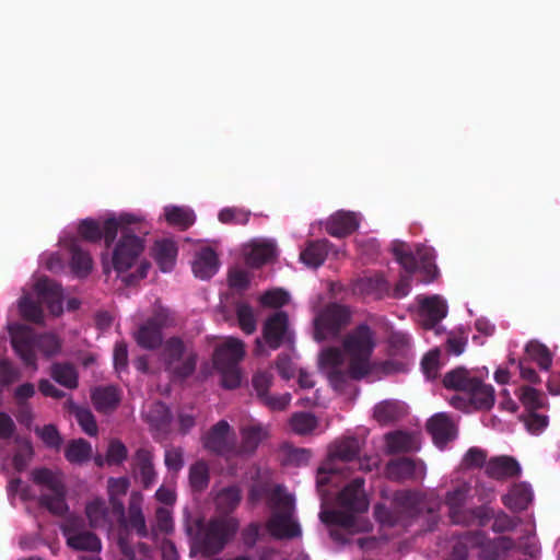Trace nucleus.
<instances>
[{
    "mask_svg": "<svg viewBox=\"0 0 560 560\" xmlns=\"http://www.w3.org/2000/svg\"><path fill=\"white\" fill-rule=\"evenodd\" d=\"M533 490L526 482L514 483L502 497L503 504L513 512H521L528 508L533 501Z\"/></svg>",
    "mask_w": 560,
    "mask_h": 560,
    "instance_id": "obj_26",
    "label": "nucleus"
},
{
    "mask_svg": "<svg viewBox=\"0 0 560 560\" xmlns=\"http://www.w3.org/2000/svg\"><path fill=\"white\" fill-rule=\"evenodd\" d=\"M396 501L402 506L410 510L416 516H420L425 510L429 514L428 530H432L438 523V510L440 509L441 502L433 494L430 497L422 495L418 492L404 491L396 495Z\"/></svg>",
    "mask_w": 560,
    "mask_h": 560,
    "instance_id": "obj_17",
    "label": "nucleus"
},
{
    "mask_svg": "<svg viewBox=\"0 0 560 560\" xmlns=\"http://www.w3.org/2000/svg\"><path fill=\"white\" fill-rule=\"evenodd\" d=\"M203 447L226 459L237 457V445L231 431L230 424L225 420L215 423L202 438Z\"/></svg>",
    "mask_w": 560,
    "mask_h": 560,
    "instance_id": "obj_15",
    "label": "nucleus"
},
{
    "mask_svg": "<svg viewBox=\"0 0 560 560\" xmlns=\"http://www.w3.org/2000/svg\"><path fill=\"white\" fill-rule=\"evenodd\" d=\"M259 301L264 306L281 307L288 303L289 294L281 289H275L265 292Z\"/></svg>",
    "mask_w": 560,
    "mask_h": 560,
    "instance_id": "obj_62",
    "label": "nucleus"
},
{
    "mask_svg": "<svg viewBox=\"0 0 560 560\" xmlns=\"http://www.w3.org/2000/svg\"><path fill=\"white\" fill-rule=\"evenodd\" d=\"M209 467L206 462L199 460L189 468V483L195 491H202L209 485Z\"/></svg>",
    "mask_w": 560,
    "mask_h": 560,
    "instance_id": "obj_49",
    "label": "nucleus"
},
{
    "mask_svg": "<svg viewBox=\"0 0 560 560\" xmlns=\"http://www.w3.org/2000/svg\"><path fill=\"white\" fill-rule=\"evenodd\" d=\"M360 221L359 213L339 210L327 219L325 231L334 237H345L359 228Z\"/></svg>",
    "mask_w": 560,
    "mask_h": 560,
    "instance_id": "obj_21",
    "label": "nucleus"
},
{
    "mask_svg": "<svg viewBox=\"0 0 560 560\" xmlns=\"http://www.w3.org/2000/svg\"><path fill=\"white\" fill-rule=\"evenodd\" d=\"M264 341L260 338L255 340V355H268L266 346L271 350H277L283 343H293L294 337L289 329V317L285 312H276L269 316L262 327Z\"/></svg>",
    "mask_w": 560,
    "mask_h": 560,
    "instance_id": "obj_12",
    "label": "nucleus"
},
{
    "mask_svg": "<svg viewBox=\"0 0 560 560\" xmlns=\"http://www.w3.org/2000/svg\"><path fill=\"white\" fill-rule=\"evenodd\" d=\"M245 354V343L235 337L226 338L215 348L213 364L221 374V382L224 388L234 389L241 385L242 372L240 362L244 359Z\"/></svg>",
    "mask_w": 560,
    "mask_h": 560,
    "instance_id": "obj_8",
    "label": "nucleus"
},
{
    "mask_svg": "<svg viewBox=\"0 0 560 560\" xmlns=\"http://www.w3.org/2000/svg\"><path fill=\"white\" fill-rule=\"evenodd\" d=\"M196 530L187 526L190 536V557L201 555L205 558L220 553L234 538L240 522L232 515H214L209 521L197 520Z\"/></svg>",
    "mask_w": 560,
    "mask_h": 560,
    "instance_id": "obj_3",
    "label": "nucleus"
},
{
    "mask_svg": "<svg viewBox=\"0 0 560 560\" xmlns=\"http://www.w3.org/2000/svg\"><path fill=\"white\" fill-rule=\"evenodd\" d=\"M420 307L421 313L429 318L431 325L440 322L447 313L445 301L436 295L421 300Z\"/></svg>",
    "mask_w": 560,
    "mask_h": 560,
    "instance_id": "obj_42",
    "label": "nucleus"
},
{
    "mask_svg": "<svg viewBox=\"0 0 560 560\" xmlns=\"http://www.w3.org/2000/svg\"><path fill=\"white\" fill-rule=\"evenodd\" d=\"M268 504L272 514L267 522L271 536L278 539L301 536V528L294 518V498L282 486H276L268 493Z\"/></svg>",
    "mask_w": 560,
    "mask_h": 560,
    "instance_id": "obj_6",
    "label": "nucleus"
},
{
    "mask_svg": "<svg viewBox=\"0 0 560 560\" xmlns=\"http://www.w3.org/2000/svg\"><path fill=\"white\" fill-rule=\"evenodd\" d=\"M35 432L42 439L46 446L50 448H59L61 445V436L57 428L52 424L44 425L43 428L37 427Z\"/></svg>",
    "mask_w": 560,
    "mask_h": 560,
    "instance_id": "obj_60",
    "label": "nucleus"
},
{
    "mask_svg": "<svg viewBox=\"0 0 560 560\" xmlns=\"http://www.w3.org/2000/svg\"><path fill=\"white\" fill-rule=\"evenodd\" d=\"M388 346L392 355L406 357L410 348V339L404 332H392L388 338Z\"/></svg>",
    "mask_w": 560,
    "mask_h": 560,
    "instance_id": "obj_55",
    "label": "nucleus"
},
{
    "mask_svg": "<svg viewBox=\"0 0 560 560\" xmlns=\"http://www.w3.org/2000/svg\"><path fill=\"white\" fill-rule=\"evenodd\" d=\"M71 267L73 271L80 276L88 275L92 269V258L90 254L83 250L77 243L70 247Z\"/></svg>",
    "mask_w": 560,
    "mask_h": 560,
    "instance_id": "obj_47",
    "label": "nucleus"
},
{
    "mask_svg": "<svg viewBox=\"0 0 560 560\" xmlns=\"http://www.w3.org/2000/svg\"><path fill=\"white\" fill-rule=\"evenodd\" d=\"M466 395L469 396V402L475 409H489L494 404L492 386L481 383L478 378L474 380Z\"/></svg>",
    "mask_w": 560,
    "mask_h": 560,
    "instance_id": "obj_31",
    "label": "nucleus"
},
{
    "mask_svg": "<svg viewBox=\"0 0 560 560\" xmlns=\"http://www.w3.org/2000/svg\"><path fill=\"white\" fill-rule=\"evenodd\" d=\"M32 479L40 487L39 504L55 515H63L68 505L60 475L48 468H37L32 471Z\"/></svg>",
    "mask_w": 560,
    "mask_h": 560,
    "instance_id": "obj_10",
    "label": "nucleus"
},
{
    "mask_svg": "<svg viewBox=\"0 0 560 560\" xmlns=\"http://www.w3.org/2000/svg\"><path fill=\"white\" fill-rule=\"evenodd\" d=\"M61 532L69 548L90 553L80 557L81 560H102L100 557L102 541L97 535L86 528L82 518L69 517L61 526Z\"/></svg>",
    "mask_w": 560,
    "mask_h": 560,
    "instance_id": "obj_11",
    "label": "nucleus"
},
{
    "mask_svg": "<svg viewBox=\"0 0 560 560\" xmlns=\"http://www.w3.org/2000/svg\"><path fill=\"white\" fill-rule=\"evenodd\" d=\"M388 454L407 453L419 448L416 436L404 431L389 432L385 435Z\"/></svg>",
    "mask_w": 560,
    "mask_h": 560,
    "instance_id": "obj_32",
    "label": "nucleus"
},
{
    "mask_svg": "<svg viewBox=\"0 0 560 560\" xmlns=\"http://www.w3.org/2000/svg\"><path fill=\"white\" fill-rule=\"evenodd\" d=\"M219 262L215 252L203 248L197 253L192 262V271L196 277L208 280L218 271Z\"/></svg>",
    "mask_w": 560,
    "mask_h": 560,
    "instance_id": "obj_29",
    "label": "nucleus"
},
{
    "mask_svg": "<svg viewBox=\"0 0 560 560\" xmlns=\"http://www.w3.org/2000/svg\"><path fill=\"white\" fill-rule=\"evenodd\" d=\"M250 217V211L241 208H224L219 212V220L224 224L245 225Z\"/></svg>",
    "mask_w": 560,
    "mask_h": 560,
    "instance_id": "obj_54",
    "label": "nucleus"
},
{
    "mask_svg": "<svg viewBox=\"0 0 560 560\" xmlns=\"http://www.w3.org/2000/svg\"><path fill=\"white\" fill-rule=\"evenodd\" d=\"M128 450L126 445L119 440H112L108 444L106 452V463L108 465H119L126 460Z\"/></svg>",
    "mask_w": 560,
    "mask_h": 560,
    "instance_id": "obj_57",
    "label": "nucleus"
},
{
    "mask_svg": "<svg viewBox=\"0 0 560 560\" xmlns=\"http://www.w3.org/2000/svg\"><path fill=\"white\" fill-rule=\"evenodd\" d=\"M364 483L363 478H355L349 482L337 498L338 505L345 511H323L320 520L326 524L339 525L351 534L369 532L370 524L354 515V513H363L369 509Z\"/></svg>",
    "mask_w": 560,
    "mask_h": 560,
    "instance_id": "obj_4",
    "label": "nucleus"
},
{
    "mask_svg": "<svg viewBox=\"0 0 560 560\" xmlns=\"http://www.w3.org/2000/svg\"><path fill=\"white\" fill-rule=\"evenodd\" d=\"M375 347V332L369 325L360 324L343 337L341 348L327 347L320 351L319 369L334 389L341 392L350 381H360L374 372L371 359Z\"/></svg>",
    "mask_w": 560,
    "mask_h": 560,
    "instance_id": "obj_1",
    "label": "nucleus"
},
{
    "mask_svg": "<svg viewBox=\"0 0 560 560\" xmlns=\"http://www.w3.org/2000/svg\"><path fill=\"white\" fill-rule=\"evenodd\" d=\"M476 377H471L464 368H457L445 374L443 384L446 388L459 390L466 394Z\"/></svg>",
    "mask_w": 560,
    "mask_h": 560,
    "instance_id": "obj_44",
    "label": "nucleus"
},
{
    "mask_svg": "<svg viewBox=\"0 0 560 560\" xmlns=\"http://www.w3.org/2000/svg\"><path fill=\"white\" fill-rule=\"evenodd\" d=\"M468 493L469 486L466 483H463L446 493L445 503L448 506L450 518L454 524L470 525L477 518H482L485 516L482 509H464Z\"/></svg>",
    "mask_w": 560,
    "mask_h": 560,
    "instance_id": "obj_16",
    "label": "nucleus"
},
{
    "mask_svg": "<svg viewBox=\"0 0 560 560\" xmlns=\"http://www.w3.org/2000/svg\"><path fill=\"white\" fill-rule=\"evenodd\" d=\"M351 312L347 306L331 303L318 312L314 318V338L320 342L336 338L349 325Z\"/></svg>",
    "mask_w": 560,
    "mask_h": 560,
    "instance_id": "obj_14",
    "label": "nucleus"
},
{
    "mask_svg": "<svg viewBox=\"0 0 560 560\" xmlns=\"http://www.w3.org/2000/svg\"><path fill=\"white\" fill-rule=\"evenodd\" d=\"M153 458V452L149 447H139L132 456L135 477L140 479L144 489L151 488L156 481Z\"/></svg>",
    "mask_w": 560,
    "mask_h": 560,
    "instance_id": "obj_20",
    "label": "nucleus"
},
{
    "mask_svg": "<svg viewBox=\"0 0 560 560\" xmlns=\"http://www.w3.org/2000/svg\"><path fill=\"white\" fill-rule=\"evenodd\" d=\"M92 400L96 410L101 412L113 411L119 404V395L115 387H98L92 393Z\"/></svg>",
    "mask_w": 560,
    "mask_h": 560,
    "instance_id": "obj_39",
    "label": "nucleus"
},
{
    "mask_svg": "<svg viewBox=\"0 0 560 560\" xmlns=\"http://www.w3.org/2000/svg\"><path fill=\"white\" fill-rule=\"evenodd\" d=\"M165 219L170 224L187 230L195 223L196 217L189 208L171 206L165 208Z\"/></svg>",
    "mask_w": 560,
    "mask_h": 560,
    "instance_id": "obj_43",
    "label": "nucleus"
},
{
    "mask_svg": "<svg viewBox=\"0 0 560 560\" xmlns=\"http://www.w3.org/2000/svg\"><path fill=\"white\" fill-rule=\"evenodd\" d=\"M242 499V491L237 486H229L221 489L214 499L217 515H231L238 506Z\"/></svg>",
    "mask_w": 560,
    "mask_h": 560,
    "instance_id": "obj_34",
    "label": "nucleus"
},
{
    "mask_svg": "<svg viewBox=\"0 0 560 560\" xmlns=\"http://www.w3.org/2000/svg\"><path fill=\"white\" fill-rule=\"evenodd\" d=\"M67 406L69 411L74 415L78 423L86 434L91 436L97 434V424L91 410L78 406L72 400H68Z\"/></svg>",
    "mask_w": 560,
    "mask_h": 560,
    "instance_id": "obj_45",
    "label": "nucleus"
},
{
    "mask_svg": "<svg viewBox=\"0 0 560 560\" xmlns=\"http://www.w3.org/2000/svg\"><path fill=\"white\" fill-rule=\"evenodd\" d=\"M9 332L15 353L33 371L37 370L35 348L46 355L56 354L60 349V342L55 335L44 334L35 337L32 329L25 325L11 324L9 325Z\"/></svg>",
    "mask_w": 560,
    "mask_h": 560,
    "instance_id": "obj_7",
    "label": "nucleus"
},
{
    "mask_svg": "<svg viewBox=\"0 0 560 560\" xmlns=\"http://www.w3.org/2000/svg\"><path fill=\"white\" fill-rule=\"evenodd\" d=\"M406 415L405 405L398 400H383L373 410V418L381 424L387 425L400 420Z\"/></svg>",
    "mask_w": 560,
    "mask_h": 560,
    "instance_id": "obj_28",
    "label": "nucleus"
},
{
    "mask_svg": "<svg viewBox=\"0 0 560 560\" xmlns=\"http://www.w3.org/2000/svg\"><path fill=\"white\" fill-rule=\"evenodd\" d=\"M79 233L83 238L90 242H97L104 238V225L101 228L96 221L85 219L79 225Z\"/></svg>",
    "mask_w": 560,
    "mask_h": 560,
    "instance_id": "obj_56",
    "label": "nucleus"
},
{
    "mask_svg": "<svg viewBox=\"0 0 560 560\" xmlns=\"http://www.w3.org/2000/svg\"><path fill=\"white\" fill-rule=\"evenodd\" d=\"M143 494L139 491H132L129 497L127 516L119 518L121 524L126 527L136 532L140 538H147L149 536V529L147 526L145 516L143 514Z\"/></svg>",
    "mask_w": 560,
    "mask_h": 560,
    "instance_id": "obj_19",
    "label": "nucleus"
},
{
    "mask_svg": "<svg viewBox=\"0 0 560 560\" xmlns=\"http://www.w3.org/2000/svg\"><path fill=\"white\" fill-rule=\"evenodd\" d=\"M276 256V245L271 242L254 243L246 254V264L250 267H260Z\"/></svg>",
    "mask_w": 560,
    "mask_h": 560,
    "instance_id": "obj_38",
    "label": "nucleus"
},
{
    "mask_svg": "<svg viewBox=\"0 0 560 560\" xmlns=\"http://www.w3.org/2000/svg\"><path fill=\"white\" fill-rule=\"evenodd\" d=\"M518 462L508 455L491 457L485 468L486 475L494 480L504 481L521 475Z\"/></svg>",
    "mask_w": 560,
    "mask_h": 560,
    "instance_id": "obj_23",
    "label": "nucleus"
},
{
    "mask_svg": "<svg viewBox=\"0 0 560 560\" xmlns=\"http://www.w3.org/2000/svg\"><path fill=\"white\" fill-rule=\"evenodd\" d=\"M480 557L482 560H497L509 550L515 547V542L511 537L500 536L492 540L481 541Z\"/></svg>",
    "mask_w": 560,
    "mask_h": 560,
    "instance_id": "obj_35",
    "label": "nucleus"
},
{
    "mask_svg": "<svg viewBox=\"0 0 560 560\" xmlns=\"http://www.w3.org/2000/svg\"><path fill=\"white\" fill-rule=\"evenodd\" d=\"M520 399L522 404L529 410H536L545 406L542 394L533 387L522 388Z\"/></svg>",
    "mask_w": 560,
    "mask_h": 560,
    "instance_id": "obj_59",
    "label": "nucleus"
},
{
    "mask_svg": "<svg viewBox=\"0 0 560 560\" xmlns=\"http://www.w3.org/2000/svg\"><path fill=\"white\" fill-rule=\"evenodd\" d=\"M91 456L92 446L83 439L71 441L65 450V457L71 464L81 465L90 460Z\"/></svg>",
    "mask_w": 560,
    "mask_h": 560,
    "instance_id": "obj_41",
    "label": "nucleus"
},
{
    "mask_svg": "<svg viewBox=\"0 0 560 560\" xmlns=\"http://www.w3.org/2000/svg\"><path fill=\"white\" fill-rule=\"evenodd\" d=\"M363 288L368 293L376 298H383L389 290V283L383 276H375L363 281Z\"/></svg>",
    "mask_w": 560,
    "mask_h": 560,
    "instance_id": "obj_61",
    "label": "nucleus"
},
{
    "mask_svg": "<svg viewBox=\"0 0 560 560\" xmlns=\"http://www.w3.org/2000/svg\"><path fill=\"white\" fill-rule=\"evenodd\" d=\"M177 256L176 243L171 240L158 241L153 247V257L163 272L171 271Z\"/></svg>",
    "mask_w": 560,
    "mask_h": 560,
    "instance_id": "obj_33",
    "label": "nucleus"
},
{
    "mask_svg": "<svg viewBox=\"0 0 560 560\" xmlns=\"http://www.w3.org/2000/svg\"><path fill=\"white\" fill-rule=\"evenodd\" d=\"M85 515L92 528L110 529L113 527L109 509L102 498H94L86 503Z\"/></svg>",
    "mask_w": 560,
    "mask_h": 560,
    "instance_id": "obj_27",
    "label": "nucleus"
},
{
    "mask_svg": "<svg viewBox=\"0 0 560 560\" xmlns=\"http://www.w3.org/2000/svg\"><path fill=\"white\" fill-rule=\"evenodd\" d=\"M385 474L393 481L422 479L425 476V465L409 457H400L387 463Z\"/></svg>",
    "mask_w": 560,
    "mask_h": 560,
    "instance_id": "obj_18",
    "label": "nucleus"
},
{
    "mask_svg": "<svg viewBox=\"0 0 560 560\" xmlns=\"http://www.w3.org/2000/svg\"><path fill=\"white\" fill-rule=\"evenodd\" d=\"M273 375L270 371H258L252 378L253 387L258 399H262L268 393L272 384Z\"/></svg>",
    "mask_w": 560,
    "mask_h": 560,
    "instance_id": "obj_58",
    "label": "nucleus"
},
{
    "mask_svg": "<svg viewBox=\"0 0 560 560\" xmlns=\"http://www.w3.org/2000/svg\"><path fill=\"white\" fill-rule=\"evenodd\" d=\"M393 253L396 260L405 269L406 273L400 276L399 281L394 288L393 296L401 299L408 295L411 288L412 273L418 269L425 273V282L432 281L438 273L436 266L433 264L432 252L428 248H418L417 253L406 248L402 242H395L393 245Z\"/></svg>",
    "mask_w": 560,
    "mask_h": 560,
    "instance_id": "obj_5",
    "label": "nucleus"
},
{
    "mask_svg": "<svg viewBox=\"0 0 560 560\" xmlns=\"http://www.w3.org/2000/svg\"><path fill=\"white\" fill-rule=\"evenodd\" d=\"M236 316L241 329L247 334H253L257 328V320L255 317L254 310L247 303H237Z\"/></svg>",
    "mask_w": 560,
    "mask_h": 560,
    "instance_id": "obj_52",
    "label": "nucleus"
},
{
    "mask_svg": "<svg viewBox=\"0 0 560 560\" xmlns=\"http://www.w3.org/2000/svg\"><path fill=\"white\" fill-rule=\"evenodd\" d=\"M51 376L57 383L69 389L78 386V373L70 363H55L51 366Z\"/></svg>",
    "mask_w": 560,
    "mask_h": 560,
    "instance_id": "obj_46",
    "label": "nucleus"
},
{
    "mask_svg": "<svg viewBox=\"0 0 560 560\" xmlns=\"http://www.w3.org/2000/svg\"><path fill=\"white\" fill-rule=\"evenodd\" d=\"M162 358L166 371L176 378H186L196 369V353L188 351L183 340L178 337H172L165 342Z\"/></svg>",
    "mask_w": 560,
    "mask_h": 560,
    "instance_id": "obj_13",
    "label": "nucleus"
},
{
    "mask_svg": "<svg viewBox=\"0 0 560 560\" xmlns=\"http://www.w3.org/2000/svg\"><path fill=\"white\" fill-rule=\"evenodd\" d=\"M527 354L535 360L542 370H549L552 363L551 354L548 348L536 341L532 340L525 348Z\"/></svg>",
    "mask_w": 560,
    "mask_h": 560,
    "instance_id": "obj_51",
    "label": "nucleus"
},
{
    "mask_svg": "<svg viewBox=\"0 0 560 560\" xmlns=\"http://www.w3.org/2000/svg\"><path fill=\"white\" fill-rule=\"evenodd\" d=\"M360 450V442L355 438H343L331 443L327 459L317 470V486H325L332 475L342 474L345 466L359 456Z\"/></svg>",
    "mask_w": 560,
    "mask_h": 560,
    "instance_id": "obj_9",
    "label": "nucleus"
},
{
    "mask_svg": "<svg viewBox=\"0 0 560 560\" xmlns=\"http://www.w3.org/2000/svg\"><path fill=\"white\" fill-rule=\"evenodd\" d=\"M130 487V481L126 477L109 478L107 482L108 497L112 505V511L118 518L125 516V505L121 498L127 493Z\"/></svg>",
    "mask_w": 560,
    "mask_h": 560,
    "instance_id": "obj_30",
    "label": "nucleus"
},
{
    "mask_svg": "<svg viewBox=\"0 0 560 560\" xmlns=\"http://www.w3.org/2000/svg\"><path fill=\"white\" fill-rule=\"evenodd\" d=\"M487 453L478 447H470L463 458V465L466 468H480L486 467Z\"/></svg>",
    "mask_w": 560,
    "mask_h": 560,
    "instance_id": "obj_64",
    "label": "nucleus"
},
{
    "mask_svg": "<svg viewBox=\"0 0 560 560\" xmlns=\"http://www.w3.org/2000/svg\"><path fill=\"white\" fill-rule=\"evenodd\" d=\"M440 351L434 349L429 351L422 359L421 366L427 378L433 380L436 377L440 369Z\"/></svg>",
    "mask_w": 560,
    "mask_h": 560,
    "instance_id": "obj_63",
    "label": "nucleus"
},
{
    "mask_svg": "<svg viewBox=\"0 0 560 560\" xmlns=\"http://www.w3.org/2000/svg\"><path fill=\"white\" fill-rule=\"evenodd\" d=\"M148 322H153V325L159 327L162 331L164 328H170L176 325V316L173 311L161 305L160 302H155L153 306V314Z\"/></svg>",
    "mask_w": 560,
    "mask_h": 560,
    "instance_id": "obj_50",
    "label": "nucleus"
},
{
    "mask_svg": "<svg viewBox=\"0 0 560 560\" xmlns=\"http://www.w3.org/2000/svg\"><path fill=\"white\" fill-rule=\"evenodd\" d=\"M328 245L329 242L326 240L308 243L300 255L301 260L311 268H318L328 255Z\"/></svg>",
    "mask_w": 560,
    "mask_h": 560,
    "instance_id": "obj_37",
    "label": "nucleus"
},
{
    "mask_svg": "<svg viewBox=\"0 0 560 560\" xmlns=\"http://www.w3.org/2000/svg\"><path fill=\"white\" fill-rule=\"evenodd\" d=\"M137 343L144 349L153 350L159 348L163 341L162 331L153 325V322H145L135 332Z\"/></svg>",
    "mask_w": 560,
    "mask_h": 560,
    "instance_id": "obj_36",
    "label": "nucleus"
},
{
    "mask_svg": "<svg viewBox=\"0 0 560 560\" xmlns=\"http://www.w3.org/2000/svg\"><path fill=\"white\" fill-rule=\"evenodd\" d=\"M19 308L23 318L36 324H43V310L36 302L32 301L28 296H24L20 300Z\"/></svg>",
    "mask_w": 560,
    "mask_h": 560,
    "instance_id": "obj_53",
    "label": "nucleus"
},
{
    "mask_svg": "<svg viewBox=\"0 0 560 560\" xmlns=\"http://www.w3.org/2000/svg\"><path fill=\"white\" fill-rule=\"evenodd\" d=\"M482 541V534L479 532H466L458 537L452 547V556L455 560H466L468 550L477 547Z\"/></svg>",
    "mask_w": 560,
    "mask_h": 560,
    "instance_id": "obj_40",
    "label": "nucleus"
},
{
    "mask_svg": "<svg viewBox=\"0 0 560 560\" xmlns=\"http://www.w3.org/2000/svg\"><path fill=\"white\" fill-rule=\"evenodd\" d=\"M268 428L260 424H248L241 429V445L237 446V456H248L255 453L259 444L268 438Z\"/></svg>",
    "mask_w": 560,
    "mask_h": 560,
    "instance_id": "obj_24",
    "label": "nucleus"
},
{
    "mask_svg": "<svg viewBox=\"0 0 560 560\" xmlns=\"http://www.w3.org/2000/svg\"><path fill=\"white\" fill-rule=\"evenodd\" d=\"M427 428L432 435L434 443L439 446H444L456 435L455 424L446 413H438L433 416L429 420Z\"/></svg>",
    "mask_w": 560,
    "mask_h": 560,
    "instance_id": "obj_25",
    "label": "nucleus"
},
{
    "mask_svg": "<svg viewBox=\"0 0 560 560\" xmlns=\"http://www.w3.org/2000/svg\"><path fill=\"white\" fill-rule=\"evenodd\" d=\"M142 220L141 217L132 213H121L104 222V241L107 247L115 241L118 233L121 234L112 256L114 269L119 273L129 270L144 249V241L130 228L132 224L141 223Z\"/></svg>",
    "mask_w": 560,
    "mask_h": 560,
    "instance_id": "obj_2",
    "label": "nucleus"
},
{
    "mask_svg": "<svg viewBox=\"0 0 560 560\" xmlns=\"http://www.w3.org/2000/svg\"><path fill=\"white\" fill-rule=\"evenodd\" d=\"M35 291L42 303H45L52 315L62 313V289L54 280L43 277L35 283Z\"/></svg>",
    "mask_w": 560,
    "mask_h": 560,
    "instance_id": "obj_22",
    "label": "nucleus"
},
{
    "mask_svg": "<svg viewBox=\"0 0 560 560\" xmlns=\"http://www.w3.org/2000/svg\"><path fill=\"white\" fill-rule=\"evenodd\" d=\"M318 421L311 412H295L290 418V427L296 434L305 435L315 430Z\"/></svg>",
    "mask_w": 560,
    "mask_h": 560,
    "instance_id": "obj_48",
    "label": "nucleus"
}]
</instances>
